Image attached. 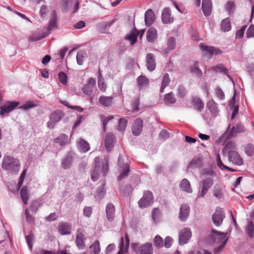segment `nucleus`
Returning <instances> with one entry per match:
<instances>
[{"label":"nucleus","mask_w":254,"mask_h":254,"mask_svg":"<svg viewBox=\"0 0 254 254\" xmlns=\"http://www.w3.org/2000/svg\"><path fill=\"white\" fill-rule=\"evenodd\" d=\"M173 242V239L169 236H167L166 237L164 240V242H163V246H164L166 248H170Z\"/></svg>","instance_id":"obj_60"},{"label":"nucleus","mask_w":254,"mask_h":254,"mask_svg":"<svg viewBox=\"0 0 254 254\" xmlns=\"http://www.w3.org/2000/svg\"><path fill=\"white\" fill-rule=\"evenodd\" d=\"M191 237V232L190 229L185 228L182 229L179 235V243L184 245L188 243Z\"/></svg>","instance_id":"obj_14"},{"label":"nucleus","mask_w":254,"mask_h":254,"mask_svg":"<svg viewBox=\"0 0 254 254\" xmlns=\"http://www.w3.org/2000/svg\"><path fill=\"white\" fill-rule=\"evenodd\" d=\"M245 231L250 238L252 239L254 237V224L252 221L249 222Z\"/></svg>","instance_id":"obj_40"},{"label":"nucleus","mask_w":254,"mask_h":254,"mask_svg":"<svg viewBox=\"0 0 254 254\" xmlns=\"http://www.w3.org/2000/svg\"><path fill=\"white\" fill-rule=\"evenodd\" d=\"M245 131L244 127L241 124H237L231 128H230V125H229L223 135L225 136L226 139H229L232 137L235 136L237 133L243 132Z\"/></svg>","instance_id":"obj_9"},{"label":"nucleus","mask_w":254,"mask_h":254,"mask_svg":"<svg viewBox=\"0 0 254 254\" xmlns=\"http://www.w3.org/2000/svg\"><path fill=\"white\" fill-rule=\"evenodd\" d=\"M129 243V239L127 234L125 235V239L122 237L119 243V251L117 254H125L127 252Z\"/></svg>","instance_id":"obj_15"},{"label":"nucleus","mask_w":254,"mask_h":254,"mask_svg":"<svg viewBox=\"0 0 254 254\" xmlns=\"http://www.w3.org/2000/svg\"><path fill=\"white\" fill-rule=\"evenodd\" d=\"M99 102L102 106L108 107L113 104V97L102 95L100 97Z\"/></svg>","instance_id":"obj_32"},{"label":"nucleus","mask_w":254,"mask_h":254,"mask_svg":"<svg viewBox=\"0 0 254 254\" xmlns=\"http://www.w3.org/2000/svg\"><path fill=\"white\" fill-rule=\"evenodd\" d=\"M73 161V155L71 153H68L67 155L63 158L62 161V167L64 169L69 168Z\"/></svg>","instance_id":"obj_22"},{"label":"nucleus","mask_w":254,"mask_h":254,"mask_svg":"<svg viewBox=\"0 0 254 254\" xmlns=\"http://www.w3.org/2000/svg\"><path fill=\"white\" fill-rule=\"evenodd\" d=\"M145 23L147 26H149L151 25L155 20V15L151 9L147 10L145 13Z\"/></svg>","instance_id":"obj_26"},{"label":"nucleus","mask_w":254,"mask_h":254,"mask_svg":"<svg viewBox=\"0 0 254 254\" xmlns=\"http://www.w3.org/2000/svg\"><path fill=\"white\" fill-rule=\"evenodd\" d=\"M214 181L212 178L208 177L201 182L197 197H203L207 192L209 189L213 186Z\"/></svg>","instance_id":"obj_6"},{"label":"nucleus","mask_w":254,"mask_h":254,"mask_svg":"<svg viewBox=\"0 0 254 254\" xmlns=\"http://www.w3.org/2000/svg\"><path fill=\"white\" fill-rule=\"evenodd\" d=\"M91 250V254H99L100 252V243L98 241H96L90 247Z\"/></svg>","instance_id":"obj_43"},{"label":"nucleus","mask_w":254,"mask_h":254,"mask_svg":"<svg viewBox=\"0 0 254 254\" xmlns=\"http://www.w3.org/2000/svg\"><path fill=\"white\" fill-rule=\"evenodd\" d=\"M85 57L86 53L84 51H80L77 53L76 61L79 65L83 64Z\"/></svg>","instance_id":"obj_50"},{"label":"nucleus","mask_w":254,"mask_h":254,"mask_svg":"<svg viewBox=\"0 0 254 254\" xmlns=\"http://www.w3.org/2000/svg\"><path fill=\"white\" fill-rule=\"evenodd\" d=\"M22 200L25 204H26L28 200V193L26 187H23L20 192Z\"/></svg>","instance_id":"obj_48"},{"label":"nucleus","mask_w":254,"mask_h":254,"mask_svg":"<svg viewBox=\"0 0 254 254\" xmlns=\"http://www.w3.org/2000/svg\"><path fill=\"white\" fill-rule=\"evenodd\" d=\"M19 104V102L15 101L7 102L5 103L0 107V115H3L5 114H8L10 113L16 109Z\"/></svg>","instance_id":"obj_10"},{"label":"nucleus","mask_w":254,"mask_h":254,"mask_svg":"<svg viewBox=\"0 0 254 254\" xmlns=\"http://www.w3.org/2000/svg\"><path fill=\"white\" fill-rule=\"evenodd\" d=\"M206 107L209 110L211 115L213 117L217 116L219 113V110L217 107V105L216 103L213 100H210L208 101L206 105Z\"/></svg>","instance_id":"obj_30"},{"label":"nucleus","mask_w":254,"mask_h":254,"mask_svg":"<svg viewBox=\"0 0 254 254\" xmlns=\"http://www.w3.org/2000/svg\"><path fill=\"white\" fill-rule=\"evenodd\" d=\"M203 174L206 176H209L212 178L215 176V173L212 169H204L203 170Z\"/></svg>","instance_id":"obj_62"},{"label":"nucleus","mask_w":254,"mask_h":254,"mask_svg":"<svg viewBox=\"0 0 254 254\" xmlns=\"http://www.w3.org/2000/svg\"><path fill=\"white\" fill-rule=\"evenodd\" d=\"M213 195L218 199L223 198V192L220 185L216 184L212 190Z\"/></svg>","instance_id":"obj_35"},{"label":"nucleus","mask_w":254,"mask_h":254,"mask_svg":"<svg viewBox=\"0 0 254 254\" xmlns=\"http://www.w3.org/2000/svg\"><path fill=\"white\" fill-rule=\"evenodd\" d=\"M58 231L62 235L70 234L71 226L67 223L61 222L59 224Z\"/></svg>","instance_id":"obj_25"},{"label":"nucleus","mask_w":254,"mask_h":254,"mask_svg":"<svg viewBox=\"0 0 254 254\" xmlns=\"http://www.w3.org/2000/svg\"><path fill=\"white\" fill-rule=\"evenodd\" d=\"M68 141V136L65 134H62L54 139V142L58 143L61 146L65 145Z\"/></svg>","instance_id":"obj_38"},{"label":"nucleus","mask_w":254,"mask_h":254,"mask_svg":"<svg viewBox=\"0 0 254 254\" xmlns=\"http://www.w3.org/2000/svg\"><path fill=\"white\" fill-rule=\"evenodd\" d=\"M153 202V196L152 193L148 190L143 193V196L139 200L138 204L140 208H144L151 205Z\"/></svg>","instance_id":"obj_8"},{"label":"nucleus","mask_w":254,"mask_h":254,"mask_svg":"<svg viewBox=\"0 0 254 254\" xmlns=\"http://www.w3.org/2000/svg\"><path fill=\"white\" fill-rule=\"evenodd\" d=\"M38 203L37 202H32L30 208L28 210L31 211L32 214H34L36 213V211L38 209Z\"/></svg>","instance_id":"obj_61"},{"label":"nucleus","mask_w":254,"mask_h":254,"mask_svg":"<svg viewBox=\"0 0 254 254\" xmlns=\"http://www.w3.org/2000/svg\"><path fill=\"white\" fill-rule=\"evenodd\" d=\"M127 124V120L124 118H121L119 120L118 130L121 132H123L125 130Z\"/></svg>","instance_id":"obj_52"},{"label":"nucleus","mask_w":254,"mask_h":254,"mask_svg":"<svg viewBox=\"0 0 254 254\" xmlns=\"http://www.w3.org/2000/svg\"><path fill=\"white\" fill-rule=\"evenodd\" d=\"M63 112L59 110H56L49 116V121L47 125L49 128L53 129L56 124L58 123L64 117Z\"/></svg>","instance_id":"obj_7"},{"label":"nucleus","mask_w":254,"mask_h":254,"mask_svg":"<svg viewBox=\"0 0 254 254\" xmlns=\"http://www.w3.org/2000/svg\"><path fill=\"white\" fill-rule=\"evenodd\" d=\"M20 162L17 159L6 156L3 158L1 167L9 172L17 174L20 169Z\"/></svg>","instance_id":"obj_3"},{"label":"nucleus","mask_w":254,"mask_h":254,"mask_svg":"<svg viewBox=\"0 0 254 254\" xmlns=\"http://www.w3.org/2000/svg\"><path fill=\"white\" fill-rule=\"evenodd\" d=\"M228 155V160L233 164L241 166L244 163V161L240 155L236 151H230Z\"/></svg>","instance_id":"obj_12"},{"label":"nucleus","mask_w":254,"mask_h":254,"mask_svg":"<svg viewBox=\"0 0 254 254\" xmlns=\"http://www.w3.org/2000/svg\"><path fill=\"white\" fill-rule=\"evenodd\" d=\"M236 144L234 141H229L227 143L225 147L223 148L222 152L223 154L229 153V151H236Z\"/></svg>","instance_id":"obj_39"},{"label":"nucleus","mask_w":254,"mask_h":254,"mask_svg":"<svg viewBox=\"0 0 254 254\" xmlns=\"http://www.w3.org/2000/svg\"><path fill=\"white\" fill-rule=\"evenodd\" d=\"M86 240L84 234L81 229H78L76 232V238L75 243L77 247L79 249H83L85 246L84 241Z\"/></svg>","instance_id":"obj_16"},{"label":"nucleus","mask_w":254,"mask_h":254,"mask_svg":"<svg viewBox=\"0 0 254 254\" xmlns=\"http://www.w3.org/2000/svg\"><path fill=\"white\" fill-rule=\"evenodd\" d=\"M143 121L140 119H136L132 126V131L134 135H139L142 130Z\"/></svg>","instance_id":"obj_20"},{"label":"nucleus","mask_w":254,"mask_h":254,"mask_svg":"<svg viewBox=\"0 0 254 254\" xmlns=\"http://www.w3.org/2000/svg\"><path fill=\"white\" fill-rule=\"evenodd\" d=\"M145 61L147 69L150 71H153L156 68L155 55L152 53L147 54Z\"/></svg>","instance_id":"obj_17"},{"label":"nucleus","mask_w":254,"mask_h":254,"mask_svg":"<svg viewBox=\"0 0 254 254\" xmlns=\"http://www.w3.org/2000/svg\"><path fill=\"white\" fill-rule=\"evenodd\" d=\"M176 101V99L175 97V95L173 92L166 94L164 98V103L168 106H171L173 104L175 103Z\"/></svg>","instance_id":"obj_36"},{"label":"nucleus","mask_w":254,"mask_h":254,"mask_svg":"<svg viewBox=\"0 0 254 254\" xmlns=\"http://www.w3.org/2000/svg\"><path fill=\"white\" fill-rule=\"evenodd\" d=\"M215 94L217 97L221 100H223L225 98L224 93L219 87H217L216 88Z\"/></svg>","instance_id":"obj_57"},{"label":"nucleus","mask_w":254,"mask_h":254,"mask_svg":"<svg viewBox=\"0 0 254 254\" xmlns=\"http://www.w3.org/2000/svg\"><path fill=\"white\" fill-rule=\"evenodd\" d=\"M138 85L140 87H143L148 84L149 80L145 76L140 75L137 78Z\"/></svg>","instance_id":"obj_49"},{"label":"nucleus","mask_w":254,"mask_h":254,"mask_svg":"<svg viewBox=\"0 0 254 254\" xmlns=\"http://www.w3.org/2000/svg\"><path fill=\"white\" fill-rule=\"evenodd\" d=\"M231 28L230 20L227 18L223 20L221 23V30L224 31H229Z\"/></svg>","instance_id":"obj_44"},{"label":"nucleus","mask_w":254,"mask_h":254,"mask_svg":"<svg viewBox=\"0 0 254 254\" xmlns=\"http://www.w3.org/2000/svg\"><path fill=\"white\" fill-rule=\"evenodd\" d=\"M58 77L60 81L64 85L66 84L67 82V76L66 74L63 72L61 71L59 73Z\"/></svg>","instance_id":"obj_56"},{"label":"nucleus","mask_w":254,"mask_h":254,"mask_svg":"<svg viewBox=\"0 0 254 254\" xmlns=\"http://www.w3.org/2000/svg\"><path fill=\"white\" fill-rule=\"evenodd\" d=\"M154 244L155 247L160 248L163 246V240L162 238L158 235H157L154 239Z\"/></svg>","instance_id":"obj_55"},{"label":"nucleus","mask_w":254,"mask_h":254,"mask_svg":"<svg viewBox=\"0 0 254 254\" xmlns=\"http://www.w3.org/2000/svg\"><path fill=\"white\" fill-rule=\"evenodd\" d=\"M245 152L249 156L254 155V145L252 143H248L244 145Z\"/></svg>","instance_id":"obj_46"},{"label":"nucleus","mask_w":254,"mask_h":254,"mask_svg":"<svg viewBox=\"0 0 254 254\" xmlns=\"http://www.w3.org/2000/svg\"><path fill=\"white\" fill-rule=\"evenodd\" d=\"M115 207L112 203H108L106 206V213L107 219L110 221H112L115 217Z\"/></svg>","instance_id":"obj_29"},{"label":"nucleus","mask_w":254,"mask_h":254,"mask_svg":"<svg viewBox=\"0 0 254 254\" xmlns=\"http://www.w3.org/2000/svg\"><path fill=\"white\" fill-rule=\"evenodd\" d=\"M109 159L108 157H105L102 161L101 167L99 158L97 157L94 159L93 163L94 169L92 171L91 174L92 181H96L99 179L101 168L104 176L107 174L109 170Z\"/></svg>","instance_id":"obj_2"},{"label":"nucleus","mask_w":254,"mask_h":254,"mask_svg":"<svg viewBox=\"0 0 254 254\" xmlns=\"http://www.w3.org/2000/svg\"><path fill=\"white\" fill-rule=\"evenodd\" d=\"M168 49L164 50V53L166 54L169 53V51L173 50L176 46V41L174 37H170L167 42Z\"/></svg>","instance_id":"obj_42"},{"label":"nucleus","mask_w":254,"mask_h":254,"mask_svg":"<svg viewBox=\"0 0 254 254\" xmlns=\"http://www.w3.org/2000/svg\"><path fill=\"white\" fill-rule=\"evenodd\" d=\"M202 9L205 16H208L210 15L212 9V4L210 0H202Z\"/></svg>","instance_id":"obj_27"},{"label":"nucleus","mask_w":254,"mask_h":254,"mask_svg":"<svg viewBox=\"0 0 254 254\" xmlns=\"http://www.w3.org/2000/svg\"><path fill=\"white\" fill-rule=\"evenodd\" d=\"M224 218L225 213L222 208H217L212 216L213 224L217 227L221 225Z\"/></svg>","instance_id":"obj_11"},{"label":"nucleus","mask_w":254,"mask_h":254,"mask_svg":"<svg viewBox=\"0 0 254 254\" xmlns=\"http://www.w3.org/2000/svg\"><path fill=\"white\" fill-rule=\"evenodd\" d=\"M57 17L56 12L55 10H53L52 12L51 18L49 21V25L48 27L49 31L51 30L57 26Z\"/></svg>","instance_id":"obj_37"},{"label":"nucleus","mask_w":254,"mask_h":254,"mask_svg":"<svg viewBox=\"0 0 254 254\" xmlns=\"http://www.w3.org/2000/svg\"><path fill=\"white\" fill-rule=\"evenodd\" d=\"M98 86L101 92H105L106 91L107 86L104 82L103 77H100V79H98Z\"/></svg>","instance_id":"obj_54"},{"label":"nucleus","mask_w":254,"mask_h":254,"mask_svg":"<svg viewBox=\"0 0 254 254\" xmlns=\"http://www.w3.org/2000/svg\"><path fill=\"white\" fill-rule=\"evenodd\" d=\"M190 213V206L188 204H182L180 209L179 218L180 221L184 222L188 219Z\"/></svg>","instance_id":"obj_18"},{"label":"nucleus","mask_w":254,"mask_h":254,"mask_svg":"<svg viewBox=\"0 0 254 254\" xmlns=\"http://www.w3.org/2000/svg\"><path fill=\"white\" fill-rule=\"evenodd\" d=\"M137 30L134 28L129 33L127 34L125 37V39L130 42L131 45L134 44L137 41L138 36Z\"/></svg>","instance_id":"obj_31"},{"label":"nucleus","mask_w":254,"mask_h":254,"mask_svg":"<svg viewBox=\"0 0 254 254\" xmlns=\"http://www.w3.org/2000/svg\"><path fill=\"white\" fill-rule=\"evenodd\" d=\"M191 72L198 76H201L202 74V71L198 67V64L197 62H195L193 66L191 68Z\"/></svg>","instance_id":"obj_53"},{"label":"nucleus","mask_w":254,"mask_h":254,"mask_svg":"<svg viewBox=\"0 0 254 254\" xmlns=\"http://www.w3.org/2000/svg\"><path fill=\"white\" fill-rule=\"evenodd\" d=\"M46 33H35L31 35L29 38V40L31 41H37L44 38L47 36Z\"/></svg>","instance_id":"obj_51"},{"label":"nucleus","mask_w":254,"mask_h":254,"mask_svg":"<svg viewBox=\"0 0 254 254\" xmlns=\"http://www.w3.org/2000/svg\"><path fill=\"white\" fill-rule=\"evenodd\" d=\"M96 81L93 78H90L88 83L85 84L82 88L83 92L88 95H91L93 92Z\"/></svg>","instance_id":"obj_21"},{"label":"nucleus","mask_w":254,"mask_h":254,"mask_svg":"<svg viewBox=\"0 0 254 254\" xmlns=\"http://www.w3.org/2000/svg\"><path fill=\"white\" fill-rule=\"evenodd\" d=\"M199 47L200 49L204 53L205 55H208L210 57L212 56L213 55H217L220 54L222 53L218 48L212 46H207L203 43H200Z\"/></svg>","instance_id":"obj_13"},{"label":"nucleus","mask_w":254,"mask_h":254,"mask_svg":"<svg viewBox=\"0 0 254 254\" xmlns=\"http://www.w3.org/2000/svg\"><path fill=\"white\" fill-rule=\"evenodd\" d=\"M170 82V79L169 77V75L168 73L165 74L163 76L162 81V85L160 88V92H163L165 87L168 85V84Z\"/></svg>","instance_id":"obj_47"},{"label":"nucleus","mask_w":254,"mask_h":254,"mask_svg":"<svg viewBox=\"0 0 254 254\" xmlns=\"http://www.w3.org/2000/svg\"><path fill=\"white\" fill-rule=\"evenodd\" d=\"M118 170L120 175L118 177L119 180H121L127 177L130 171V166L128 163H125L122 156L120 155L118 158Z\"/></svg>","instance_id":"obj_5"},{"label":"nucleus","mask_w":254,"mask_h":254,"mask_svg":"<svg viewBox=\"0 0 254 254\" xmlns=\"http://www.w3.org/2000/svg\"><path fill=\"white\" fill-rule=\"evenodd\" d=\"M202 161V156H198L194 157L190 163V167L191 168H197L201 166Z\"/></svg>","instance_id":"obj_41"},{"label":"nucleus","mask_w":254,"mask_h":254,"mask_svg":"<svg viewBox=\"0 0 254 254\" xmlns=\"http://www.w3.org/2000/svg\"><path fill=\"white\" fill-rule=\"evenodd\" d=\"M131 247L136 254H152L153 247L151 243H146L140 244L139 243H132Z\"/></svg>","instance_id":"obj_4"},{"label":"nucleus","mask_w":254,"mask_h":254,"mask_svg":"<svg viewBox=\"0 0 254 254\" xmlns=\"http://www.w3.org/2000/svg\"><path fill=\"white\" fill-rule=\"evenodd\" d=\"M180 187L184 191L188 193L192 192L190 183L187 179H184L182 180L180 184Z\"/></svg>","instance_id":"obj_34"},{"label":"nucleus","mask_w":254,"mask_h":254,"mask_svg":"<svg viewBox=\"0 0 254 254\" xmlns=\"http://www.w3.org/2000/svg\"><path fill=\"white\" fill-rule=\"evenodd\" d=\"M157 38V30L151 27L148 29L146 33V39L148 42L154 43Z\"/></svg>","instance_id":"obj_23"},{"label":"nucleus","mask_w":254,"mask_h":254,"mask_svg":"<svg viewBox=\"0 0 254 254\" xmlns=\"http://www.w3.org/2000/svg\"><path fill=\"white\" fill-rule=\"evenodd\" d=\"M212 69L217 72H221L224 74L227 75L228 78L230 79L231 81L234 83V80L232 77L229 75V70L224 67L223 64H218L212 67Z\"/></svg>","instance_id":"obj_28"},{"label":"nucleus","mask_w":254,"mask_h":254,"mask_svg":"<svg viewBox=\"0 0 254 254\" xmlns=\"http://www.w3.org/2000/svg\"><path fill=\"white\" fill-rule=\"evenodd\" d=\"M115 138V136L112 133L108 132L106 134L105 137V146L108 152L110 151L113 147Z\"/></svg>","instance_id":"obj_24"},{"label":"nucleus","mask_w":254,"mask_h":254,"mask_svg":"<svg viewBox=\"0 0 254 254\" xmlns=\"http://www.w3.org/2000/svg\"><path fill=\"white\" fill-rule=\"evenodd\" d=\"M162 21L163 23H172L174 21V17L171 16L169 8H164L162 12Z\"/></svg>","instance_id":"obj_19"},{"label":"nucleus","mask_w":254,"mask_h":254,"mask_svg":"<svg viewBox=\"0 0 254 254\" xmlns=\"http://www.w3.org/2000/svg\"><path fill=\"white\" fill-rule=\"evenodd\" d=\"M160 214V210L158 208H154L152 211V219L154 222L158 220Z\"/></svg>","instance_id":"obj_58"},{"label":"nucleus","mask_w":254,"mask_h":254,"mask_svg":"<svg viewBox=\"0 0 254 254\" xmlns=\"http://www.w3.org/2000/svg\"><path fill=\"white\" fill-rule=\"evenodd\" d=\"M79 150L82 152H86L90 149L89 143L85 140L80 139L77 141Z\"/></svg>","instance_id":"obj_33"},{"label":"nucleus","mask_w":254,"mask_h":254,"mask_svg":"<svg viewBox=\"0 0 254 254\" xmlns=\"http://www.w3.org/2000/svg\"><path fill=\"white\" fill-rule=\"evenodd\" d=\"M159 136V137H160L163 140H165L166 139L169 138V133L166 130L163 129L160 131Z\"/></svg>","instance_id":"obj_64"},{"label":"nucleus","mask_w":254,"mask_h":254,"mask_svg":"<svg viewBox=\"0 0 254 254\" xmlns=\"http://www.w3.org/2000/svg\"><path fill=\"white\" fill-rule=\"evenodd\" d=\"M229 236L227 233L212 230V233L206 238V243L211 245H217L214 249V254L220 253L227 243Z\"/></svg>","instance_id":"obj_1"},{"label":"nucleus","mask_w":254,"mask_h":254,"mask_svg":"<svg viewBox=\"0 0 254 254\" xmlns=\"http://www.w3.org/2000/svg\"><path fill=\"white\" fill-rule=\"evenodd\" d=\"M246 34L247 37L252 38L254 37V25H251L247 30Z\"/></svg>","instance_id":"obj_63"},{"label":"nucleus","mask_w":254,"mask_h":254,"mask_svg":"<svg viewBox=\"0 0 254 254\" xmlns=\"http://www.w3.org/2000/svg\"><path fill=\"white\" fill-rule=\"evenodd\" d=\"M193 104L195 109L199 112H201L204 108V104L202 101L199 98H194L193 100Z\"/></svg>","instance_id":"obj_45"},{"label":"nucleus","mask_w":254,"mask_h":254,"mask_svg":"<svg viewBox=\"0 0 254 254\" xmlns=\"http://www.w3.org/2000/svg\"><path fill=\"white\" fill-rule=\"evenodd\" d=\"M225 8L229 13H231L235 8L234 3L233 1H228L225 4Z\"/></svg>","instance_id":"obj_59"}]
</instances>
